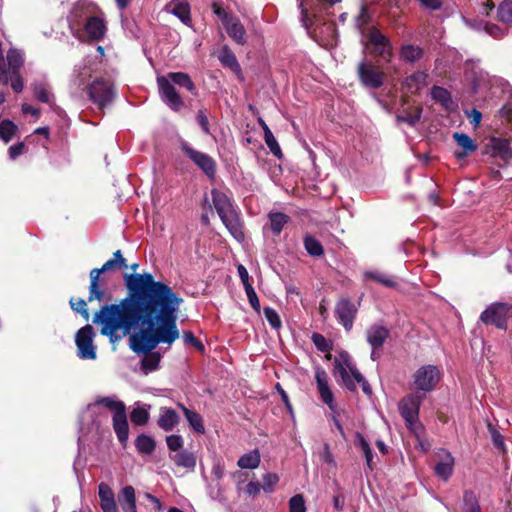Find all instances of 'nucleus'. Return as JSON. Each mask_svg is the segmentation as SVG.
Segmentation results:
<instances>
[{
    "mask_svg": "<svg viewBox=\"0 0 512 512\" xmlns=\"http://www.w3.org/2000/svg\"><path fill=\"white\" fill-rule=\"evenodd\" d=\"M125 285L127 297L119 304L102 306L93 323L101 325V334L113 344L130 335V348L144 354L141 371L148 375L161 360L153 350L159 344L171 346L180 336L177 312L183 299L152 274L126 275Z\"/></svg>",
    "mask_w": 512,
    "mask_h": 512,
    "instance_id": "f257e3e1",
    "label": "nucleus"
},
{
    "mask_svg": "<svg viewBox=\"0 0 512 512\" xmlns=\"http://www.w3.org/2000/svg\"><path fill=\"white\" fill-rule=\"evenodd\" d=\"M104 406L115 413H121L126 410L125 405L122 401H118L113 397H102L97 399L94 403L89 404L80 415V436L79 441L83 442L84 445L95 444L100 433V422L98 421L97 407Z\"/></svg>",
    "mask_w": 512,
    "mask_h": 512,
    "instance_id": "f03ea898",
    "label": "nucleus"
},
{
    "mask_svg": "<svg viewBox=\"0 0 512 512\" xmlns=\"http://www.w3.org/2000/svg\"><path fill=\"white\" fill-rule=\"evenodd\" d=\"M156 81L160 99L174 112H179L185 106L184 100L175 86L185 88L193 95H197L196 85L187 73L169 72L166 75L158 76Z\"/></svg>",
    "mask_w": 512,
    "mask_h": 512,
    "instance_id": "7ed1b4c3",
    "label": "nucleus"
},
{
    "mask_svg": "<svg viewBox=\"0 0 512 512\" xmlns=\"http://www.w3.org/2000/svg\"><path fill=\"white\" fill-rule=\"evenodd\" d=\"M212 202L222 223L225 225L231 236L238 242H243L245 234L240 212L233 200L224 192L218 189L211 190Z\"/></svg>",
    "mask_w": 512,
    "mask_h": 512,
    "instance_id": "20e7f679",
    "label": "nucleus"
},
{
    "mask_svg": "<svg viewBox=\"0 0 512 512\" xmlns=\"http://www.w3.org/2000/svg\"><path fill=\"white\" fill-rule=\"evenodd\" d=\"M334 366L336 372L340 375L343 384L348 390L356 391L357 382L361 384L362 390L365 394H372L371 386L356 368L347 352L340 353L339 358H336L334 361Z\"/></svg>",
    "mask_w": 512,
    "mask_h": 512,
    "instance_id": "39448f33",
    "label": "nucleus"
},
{
    "mask_svg": "<svg viewBox=\"0 0 512 512\" xmlns=\"http://www.w3.org/2000/svg\"><path fill=\"white\" fill-rule=\"evenodd\" d=\"M127 268L126 259L123 257L121 250H117L113 253V258L106 261L101 268H94L90 271V285H89V296L88 301L97 300L102 302L108 300L104 289L100 285V276L102 273L114 270V269H125Z\"/></svg>",
    "mask_w": 512,
    "mask_h": 512,
    "instance_id": "423d86ee",
    "label": "nucleus"
},
{
    "mask_svg": "<svg viewBox=\"0 0 512 512\" xmlns=\"http://www.w3.org/2000/svg\"><path fill=\"white\" fill-rule=\"evenodd\" d=\"M89 99L101 110L110 105L116 97L114 84L105 78H96L85 86Z\"/></svg>",
    "mask_w": 512,
    "mask_h": 512,
    "instance_id": "0eeeda50",
    "label": "nucleus"
},
{
    "mask_svg": "<svg viewBox=\"0 0 512 512\" xmlns=\"http://www.w3.org/2000/svg\"><path fill=\"white\" fill-rule=\"evenodd\" d=\"M366 43L372 46L371 53L389 62L393 55L390 39L379 29L372 26L362 31Z\"/></svg>",
    "mask_w": 512,
    "mask_h": 512,
    "instance_id": "6e6552de",
    "label": "nucleus"
},
{
    "mask_svg": "<svg viewBox=\"0 0 512 512\" xmlns=\"http://www.w3.org/2000/svg\"><path fill=\"white\" fill-rule=\"evenodd\" d=\"M511 311V304L507 302H495L490 304L481 313L480 320L485 325H492L498 329L506 330Z\"/></svg>",
    "mask_w": 512,
    "mask_h": 512,
    "instance_id": "1a4fd4ad",
    "label": "nucleus"
},
{
    "mask_svg": "<svg viewBox=\"0 0 512 512\" xmlns=\"http://www.w3.org/2000/svg\"><path fill=\"white\" fill-rule=\"evenodd\" d=\"M181 149L188 157L209 179H214L216 176V161L206 153L198 151L191 147L187 142H183Z\"/></svg>",
    "mask_w": 512,
    "mask_h": 512,
    "instance_id": "9d476101",
    "label": "nucleus"
},
{
    "mask_svg": "<svg viewBox=\"0 0 512 512\" xmlns=\"http://www.w3.org/2000/svg\"><path fill=\"white\" fill-rule=\"evenodd\" d=\"M94 329L87 324L79 329L75 336V343L78 349V357L81 359H96V348L93 344Z\"/></svg>",
    "mask_w": 512,
    "mask_h": 512,
    "instance_id": "9b49d317",
    "label": "nucleus"
},
{
    "mask_svg": "<svg viewBox=\"0 0 512 512\" xmlns=\"http://www.w3.org/2000/svg\"><path fill=\"white\" fill-rule=\"evenodd\" d=\"M357 74L360 83L366 88L378 89L384 83L383 71L365 60L358 64Z\"/></svg>",
    "mask_w": 512,
    "mask_h": 512,
    "instance_id": "f8f14e48",
    "label": "nucleus"
},
{
    "mask_svg": "<svg viewBox=\"0 0 512 512\" xmlns=\"http://www.w3.org/2000/svg\"><path fill=\"white\" fill-rule=\"evenodd\" d=\"M434 474L441 480L447 482L453 474L455 458L449 450H438L432 458Z\"/></svg>",
    "mask_w": 512,
    "mask_h": 512,
    "instance_id": "ddd939ff",
    "label": "nucleus"
},
{
    "mask_svg": "<svg viewBox=\"0 0 512 512\" xmlns=\"http://www.w3.org/2000/svg\"><path fill=\"white\" fill-rule=\"evenodd\" d=\"M440 380V371L434 365L420 367L414 374V384L417 389L430 392Z\"/></svg>",
    "mask_w": 512,
    "mask_h": 512,
    "instance_id": "4468645a",
    "label": "nucleus"
},
{
    "mask_svg": "<svg viewBox=\"0 0 512 512\" xmlns=\"http://www.w3.org/2000/svg\"><path fill=\"white\" fill-rule=\"evenodd\" d=\"M423 396L418 393L409 394L399 403V411L401 416L409 427H412L418 420L420 404Z\"/></svg>",
    "mask_w": 512,
    "mask_h": 512,
    "instance_id": "2eb2a0df",
    "label": "nucleus"
},
{
    "mask_svg": "<svg viewBox=\"0 0 512 512\" xmlns=\"http://www.w3.org/2000/svg\"><path fill=\"white\" fill-rule=\"evenodd\" d=\"M335 316L346 331L353 327L354 319L358 312L357 305L348 298H341L335 306Z\"/></svg>",
    "mask_w": 512,
    "mask_h": 512,
    "instance_id": "dca6fc26",
    "label": "nucleus"
},
{
    "mask_svg": "<svg viewBox=\"0 0 512 512\" xmlns=\"http://www.w3.org/2000/svg\"><path fill=\"white\" fill-rule=\"evenodd\" d=\"M389 335L388 328L381 324H373L366 330V340L374 350L381 348Z\"/></svg>",
    "mask_w": 512,
    "mask_h": 512,
    "instance_id": "f3484780",
    "label": "nucleus"
},
{
    "mask_svg": "<svg viewBox=\"0 0 512 512\" xmlns=\"http://www.w3.org/2000/svg\"><path fill=\"white\" fill-rule=\"evenodd\" d=\"M315 379L317 383L318 392L322 401L329 406V408H333L334 397L333 393L328 384V375L323 369H317L315 372Z\"/></svg>",
    "mask_w": 512,
    "mask_h": 512,
    "instance_id": "a211bd4d",
    "label": "nucleus"
},
{
    "mask_svg": "<svg viewBox=\"0 0 512 512\" xmlns=\"http://www.w3.org/2000/svg\"><path fill=\"white\" fill-rule=\"evenodd\" d=\"M179 421L180 417L174 409L168 407L160 408L157 424L161 429L171 431L178 425Z\"/></svg>",
    "mask_w": 512,
    "mask_h": 512,
    "instance_id": "6ab92c4d",
    "label": "nucleus"
},
{
    "mask_svg": "<svg viewBox=\"0 0 512 512\" xmlns=\"http://www.w3.org/2000/svg\"><path fill=\"white\" fill-rule=\"evenodd\" d=\"M228 35L239 45H244L247 42L246 30L240 20L232 17L224 24Z\"/></svg>",
    "mask_w": 512,
    "mask_h": 512,
    "instance_id": "aec40b11",
    "label": "nucleus"
},
{
    "mask_svg": "<svg viewBox=\"0 0 512 512\" xmlns=\"http://www.w3.org/2000/svg\"><path fill=\"white\" fill-rule=\"evenodd\" d=\"M85 31L90 39L101 40L106 33L105 21L98 16L89 17L85 24Z\"/></svg>",
    "mask_w": 512,
    "mask_h": 512,
    "instance_id": "412c9836",
    "label": "nucleus"
},
{
    "mask_svg": "<svg viewBox=\"0 0 512 512\" xmlns=\"http://www.w3.org/2000/svg\"><path fill=\"white\" fill-rule=\"evenodd\" d=\"M113 428L120 443L125 445L129 434L126 410L121 413H115V415H113Z\"/></svg>",
    "mask_w": 512,
    "mask_h": 512,
    "instance_id": "4be33fe9",
    "label": "nucleus"
},
{
    "mask_svg": "<svg viewBox=\"0 0 512 512\" xmlns=\"http://www.w3.org/2000/svg\"><path fill=\"white\" fill-rule=\"evenodd\" d=\"M118 502L123 512H137L135 489L131 485H127L121 490Z\"/></svg>",
    "mask_w": 512,
    "mask_h": 512,
    "instance_id": "5701e85b",
    "label": "nucleus"
},
{
    "mask_svg": "<svg viewBox=\"0 0 512 512\" xmlns=\"http://www.w3.org/2000/svg\"><path fill=\"white\" fill-rule=\"evenodd\" d=\"M453 139L455 140L457 145L460 148H462L461 152L455 153V156L457 158H463L467 156L469 153L475 152L478 148L475 142L472 140V138L465 133L454 132Z\"/></svg>",
    "mask_w": 512,
    "mask_h": 512,
    "instance_id": "b1692460",
    "label": "nucleus"
},
{
    "mask_svg": "<svg viewBox=\"0 0 512 512\" xmlns=\"http://www.w3.org/2000/svg\"><path fill=\"white\" fill-rule=\"evenodd\" d=\"M170 458L178 467L194 468L196 465V456L189 450H171Z\"/></svg>",
    "mask_w": 512,
    "mask_h": 512,
    "instance_id": "393cba45",
    "label": "nucleus"
},
{
    "mask_svg": "<svg viewBox=\"0 0 512 512\" xmlns=\"http://www.w3.org/2000/svg\"><path fill=\"white\" fill-rule=\"evenodd\" d=\"M492 149L494 155L502 159L504 162H507L509 159L512 158V149L510 146L509 139L493 138Z\"/></svg>",
    "mask_w": 512,
    "mask_h": 512,
    "instance_id": "a878e982",
    "label": "nucleus"
},
{
    "mask_svg": "<svg viewBox=\"0 0 512 512\" xmlns=\"http://www.w3.org/2000/svg\"><path fill=\"white\" fill-rule=\"evenodd\" d=\"M428 75L426 72L417 71L405 79V86L411 93H416L427 85Z\"/></svg>",
    "mask_w": 512,
    "mask_h": 512,
    "instance_id": "bb28decb",
    "label": "nucleus"
},
{
    "mask_svg": "<svg viewBox=\"0 0 512 512\" xmlns=\"http://www.w3.org/2000/svg\"><path fill=\"white\" fill-rule=\"evenodd\" d=\"M424 55V51L421 47L412 44L403 45L400 48L399 56L400 59L406 63H414L419 61Z\"/></svg>",
    "mask_w": 512,
    "mask_h": 512,
    "instance_id": "cd10ccee",
    "label": "nucleus"
},
{
    "mask_svg": "<svg viewBox=\"0 0 512 512\" xmlns=\"http://www.w3.org/2000/svg\"><path fill=\"white\" fill-rule=\"evenodd\" d=\"M169 9L171 13L178 17L184 24L190 25V6L187 2L174 0L170 3Z\"/></svg>",
    "mask_w": 512,
    "mask_h": 512,
    "instance_id": "c85d7f7f",
    "label": "nucleus"
},
{
    "mask_svg": "<svg viewBox=\"0 0 512 512\" xmlns=\"http://www.w3.org/2000/svg\"><path fill=\"white\" fill-rule=\"evenodd\" d=\"M218 58L224 67L230 68L235 73L241 72V67L236 59V56L228 46H224L220 50Z\"/></svg>",
    "mask_w": 512,
    "mask_h": 512,
    "instance_id": "c756f323",
    "label": "nucleus"
},
{
    "mask_svg": "<svg viewBox=\"0 0 512 512\" xmlns=\"http://www.w3.org/2000/svg\"><path fill=\"white\" fill-rule=\"evenodd\" d=\"M364 278L388 288H394L397 285L396 281L390 275L378 270L365 271Z\"/></svg>",
    "mask_w": 512,
    "mask_h": 512,
    "instance_id": "7c9ffc66",
    "label": "nucleus"
},
{
    "mask_svg": "<svg viewBox=\"0 0 512 512\" xmlns=\"http://www.w3.org/2000/svg\"><path fill=\"white\" fill-rule=\"evenodd\" d=\"M179 407L183 411L189 425L193 428V430L196 431L197 433H204L205 428L201 415L196 411L186 408L182 404H179Z\"/></svg>",
    "mask_w": 512,
    "mask_h": 512,
    "instance_id": "2f4dec72",
    "label": "nucleus"
},
{
    "mask_svg": "<svg viewBox=\"0 0 512 512\" xmlns=\"http://www.w3.org/2000/svg\"><path fill=\"white\" fill-rule=\"evenodd\" d=\"M304 247L307 253L312 257H320L324 254L322 244L312 235L307 234L304 239Z\"/></svg>",
    "mask_w": 512,
    "mask_h": 512,
    "instance_id": "473e14b6",
    "label": "nucleus"
},
{
    "mask_svg": "<svg viewBox=\"0 0 512 512\" xmlns=\"http://www.w3.org/2000/svg\"><path fill=\"white\" fill-rule=\"evenodd\" d=\"M260 463L259 450H251L249 453L244 454L238 460V466L242 469L257 468Z\"/></svg>",
    "mask_w": 512,
    "mask_h": 512,
    "instance_id": "72a5a7b5",
    "label": "nucleus"
},
{
    "mask_svg": "<svg viewBox=\"0 0 512 512\" xmlns=\"http://www.w3.org/2000/svg\"><path fill=\"white\" fill-rule=\"evenodd\" d=\"M268 217L271 229L275 235H279L289 221V216L281 212L270 213Z\"/></svg>",
    "mask_w": 512,
    "mask_h": 512,
    "instance_id": "f704fd0d",
    "label": "nucleus"
},
{
    "mask_svg": "<svg viewBox=\"0 0 512 512\" xmlns=\"http://www.w3.org/2000/svg\"><path fill=\"white\" fill-rule=\"evenodd\" d=\"M7 62L9 66V73H19L23 65V54L17 49H10L7 53Z\"/></svg>",
    "mask_w": 512,
    "mask_h": 512,
    "instance_id": "c9c22d12",
    "label": "nucleus"
},
{
    "mask_svg": "<svg viewBox=\"0 0 512 512\" xmlns=\"http://www.w3.org/2000/svg\"><path fill=\"white\" fill-rule=\"evenodd\" d=\"M91 78V70L86 66L76 67L72 75V85L80 88L86 84L88 79Z\"/></svg>",
    "mask_w": 512,
    "mask_h": 512,
    "instance_id": "e433bc0d",
    "label": "nucleus"
},
{
    "mask_svg": "<svg viewBox=\"0 0 512 512\" xmlns=\"http://www.w3.org/2000/svg\"><path fill=\"white\" fill-rule=\"evenodd\" d=\"M17 126L10 120L0 121V138L8 143L17 132Z\"/></svg>",
    "mask_w": 512,
    "mask_h": 512,
    "instance_id": "4c0bfd02",
    "label": "nucleus"
},
{
    "mask_svg": "<svg viewBox=\"0 0 512 512\" xmlns=\"http://www.w3.org/2000/svg\"><path fill=\"white\" fill-rule=\"evenodd\" d=\"M422 114V109L416 107L414 112L405 111L403 114L396 116L397 122H405L410 126H415L419 122Z\"/></svg>",
    "mask_w": 512,
    "mask_h": 512,
    "instance_id": "58836bf2",
    "label": "nucleus"
},
{
    "mask_svg": "<svg viewBox=\"0 0 512 512\" xmlns=\"http://www.w3.org/2000/svg\"><path fill=\"white\" fill-rule=\"evenodd\" d=\"M69 304L73 311L79 313L86 321L89 320L90 313L87 308V302L84 299L71 297Z\"/></svg>",
    "mask_w": 512,
    "mask_h": 512,
    "instance_id": "ea45409f",
    "label": "nucleus"
},
{
    "mask_svg": "<svg viewBox=\"0 0 512 512\" xmlns=\"http://www.w3.org/2000/svg\"><path fill=\"white\" fill-rule=\"evenodd\" d=\"M498 19L503 23H512V0H504L498 7Z\"/></svg>",
    "mask_w": 512,
    "mask_h": 512,
    "instance_id": "a19ab883",
    "label": "nucleus"
},
{
    "mask_svg": "<svg viewBox=\"0 0 512 512\" xmlns=\"http://www.w3.org/2000/svg\"><path fill=\"white\" fill-rule=\"evenodd\" d=\"M264 140L271 153L280 159L282 157V151L271 130L266 131Z\"/></svg>",
    "mask_w": 512,
    "mask_h": 512,
    "instance_id": "79ce46f5",
    "label": "nucleus"
},
{
    "mask_svg": "<svg viewBox=\"0 0 512 512\" xmlns=\"http://www.w3.org/2000/svg\"><path fill=\"white\" fill-rule=\"evenodd\" d=\"M431 96L434 100L442 104H447L451 101V95L448 90L440 86H433L431 89Z\"/></svg>",
    "mask_w": 512,
    "mask_h": 512,
    "instance_id": "37998d69",
    "label": "nucleus"
},
{
    "mask_svg": "<svg viewBox=\"0 0 512 512\" xmlns=\"http://www.w3.org/2000/svg\"><path fill=\"white\" fill-rule=\"evenodd\" d=\"M130 419L136 425H144L148 422L149 413L144 408H135L130 414Z\"/></svg>",
    "mask_w": 512,
    "mask_h": 512,
    "instance_id": "c03bdc74",
    "label": "nucleus"
},
{
    "mask_svg": "<svg viewBox=\"0 0 512 512\" xmlns=\"http://www.w3.org/2000/svg\"><path fill=\"white\" fill-rule=\"evenodd\" d=\"M311 339L315 347L321 352H328L332 349L331 342L319 333H313Z\"/></svg>",
    "mask_w": 512,
    "mask_h": 512,
    "instance_id": "a18cd8bd",
    "label": "nucleus"
},
{
    "mask_svg": "<svg viewBox=\"0 0 512 512\" xmlns=\"http://www.w3.org/2000/svg\"><path fill=\"white\" fill-rule=\"evenodd\" d=\"M289 512H306V505L303 495L296 494L290 498Z\"/></svg>",
    "mask_w": 512,
    "mask_h": 512,
    "instance_id": "49530a36",
    "label": "nucleus"
},
{
    "mask_svg": "<svg viewBox=\"0 0 512 512\" xmlns=\"http://www.w3.org/2000/svg\"><path fill=\"white\" fill-rule=\"evenodd\" d=\"M35 98L42 103H50L52 95L43 84H35L33 87Z\"/></svg>",
    "mask_w": 512,
    "mask_h": 512,
    "instance_id": "de8ad7c7",
    "label": "nucleus"
},
{
    "mask_svg": "<svg viewBox=\"0 0 512 512\" xmlns=\"http://www.w3.org/2000/svg\"><path fill=\"white\" fill-rule=\"evenodd\" d=\"M264 315L270 326L273 329H279L281 327V320L278 313L271 307L264 308Z\"/></svg>",
    "mask_w": 512,
    "mask_h": 512,
    "instance_id": "09e8293b",
    "label": "nucleus"
},
{
    "mask_svg": "<svg viewBox=\"0 0 512 512\" xmlns=\"http://www.w3.org/2000/svg\"><path fill=\"white\" fill-rule=\"evenodd\" d=\"M279 482V477L275 473H267L263 476L262 489L271 493L274 490L275 485Z\"/></svg>",
    "mask_w": 512,
    "mask_h": 512,
    "instance_id": "8fccbe9b",
    "label": "nucleus"
},
{
    "mask_svg": "<svg viewBox=\"0 0 512 512\" xmlns=\"http://www.w3.org/2000/svg\"><path fill=\"white\" fill-rule=\"evenodd\" d=\"M245 292H246L247 298H248L249 303L252 306V308L257 313H260V309H261L260 302H259L258 296L251 284L246 285Z\"/></svg>",
    "mask_w": 512,
    "mask_h": 512,
    "instance_id": "3c124183",
    "label": "nucleus"
},
{
    "mask_svg": "<svg viewBox=\"0 0 512 512\" xmlns=\"http://www.w3.org/2000/svg\"><path fill=\"white\" fill-rule=\"evenodd\" d=\"M196 121L198 125L201 127L202 131L209 135L210 134V125L209 120L206 114V109H199L196 115Z\"/></svg>",
    "mask_w": 512,
    "mask_h": 512,
    "instance_id": "603ef678",
    "label": "nucleus"
},
{
    "mask_svg": "<svg viewBox=\"0 0 512 512\" xmlns=\"http://www.w3.org/2000/svg\"><path fill=\"white\" fill-rule=\"evenodd\" d=\"M98 495H99L100 501H106V500H109V499H115L113 490L105 482H101L99 484V486H98Z\"/></svg>",
    "mask_w": 512,
    "mask_h": 512,
    "instance_id": "864d4df0",
    "label": "nucleus"
},
{
    "mask_svg": "<svg viewBox=\"0 0 512 512\" xmlns=\"http://www.w3.org/2000/svg\"><path fill=\"white\" fill-rule=\"evenodd\" d=\"M8 73V82L11 81V87L16 92L19 93L23 90V80L20 76V73Z\"/></svg>",
    "mask_w": 512,
    "mask_h": 512,
    "instance_id": "5fc2aeb1",
    "label": "nucleus"
},
{
    "mask_svg": "<svg viewBox=\"0 0 512 512\" xmlns=\"http://www.w3.org/2000/svg\"><path fill=\"white\" fill-rule=\"evenodd\" d=\"M299 8L301 10V22H302V25L306 28V29H310L312 27V25L314 24V17H311L308 13V9L304 6L303 2H300L299 3Z\"/></svg>",
    "mask_w": 512,
    "mask_h": 512,
    "instance_id": "6e6d98bb",
    "label": "nucleus"
},
{
    "mask_svg": "<svg viewBox=\"0 0 512 512\" xmlns=\"http://www.w3.org/2000/svg\"><path fill=\"white\" fill-rule=\"evenodd\" d=\"M136 448H155V441L147 435H139L135 442Z\"/></svg>",
    "mask_w": 512,
    "mask_h": 512,
    "instance_id": "4d7b16f0",
    "label": "nucleus"
},
{
    "mask_svg": "<svg viewBox=\"0 0 512 512\" xmlns=\"http://www.w3.org/2000/svg\"><path fill=\"white\" fill-rule=\"evenodd\" d=\"M183 339H184V342L185 343H189L191 345H193L196 349H198L199 351H203L204 350V345L201 343L200 340H198L192 332H185L183 334Z\"/></svg>",
    "mask_w": 512,
    "mask_h": 512,
    "instance_id": "13d9d810",
    "label": "nucleus"
},
{
    "mask_svg": "<svg viewBox=\"0 0 512 512\" xmlns=\"http://www.w3.org/2000/svg\"><path fill=\"white\" fill-rule=\"evenodd\" d=\"M213 12L221 19L222 24L224 25L227 21H229L233 16L228 14L219 4L214 2L212 4Z\"/></svg>",
    "mask_w": 512,
    "mask_h": 512,
    "instance_id": "bf43d9fd",
    "label": "nucleus"
},
{
    "mask_svg": "<svg viewBox=\"0 0 512 512\" xmlns=\"http://www.w3.org/2000/svg\"><path fill=\"white\" fill-rule=\"evenodd\" d=\"M25 150V144L23 142H19L9 147L8 153L11 159H16L19 155H21Z\"/></svg>",
    "mask_w": 512,
    "mask_h": 512,
    "instance_id": "052dcab7",
    "label": "nucleus"
},
{
    "mask_svg": "<svg viewBox=\"0 0 512 512\" xmlns=\"http://www.w3.org/2000/svg\"><path fill=\"white\" fill-rule=\"evenodd\" d=\"M100 507L103 510V512H118L115 499L100 501Z\"/></svg>",
    "mask_w": 512,
    "mask_h": 512,
    "instance_id": "680f3d73",
    "label": "nucleus"
},
{
    "mask_svg": "<svg viewBox=\"0 0 512 512\" xmlns=\"http://www.w3.org/2000/svg\"><path fill=\"white\" fill-rule=\"evenodd\" d=\"M485 29L489 35L495 38H501L504 36V31L495 24H487Z\"/></svg>",
    "mask_w": 512,
    "mask_h": 512,
    "instance_id": "e2e57ef3",
    "label": "nucleus"
},
{
    "mask_svg": "<svg viewBox=\"0 0 512 512\" xmlns=\"http://www.w3.org/2000/svg\"><path fill=\"white\" fill-rule=\"evenodd\" d=\"M418 1L420 2L421 6H423L426 9L439 10L442 7L441 0H418Z\"/></svg>",
    "mask_w": 512,
    "mask_h": 512,
    "instance_id": "0e129e2a",
    "label": "nucleus"
},
{
    "mask_svg": "<svg viewBox=\"0 0 512 512\" xmlns=\"http://www.w3.org/2000/svg\"><path fill=\"white\" fill-rule=\"evenodd\" d=\"M168 448H181L182 439L178 435H171L166 437Z\"/></svg>",
    "mask_w": 512,
    "mask_h": 512,
    "instance_id": "69168bd1",
    "label": "nucleus"
},
{
    "mask_svg": "<svg viewBox=\"0 0 512 512\" xmlns=\"http://www.w3.org/2000/svg\"><path fill=\"white\" fill-rule=\"evenodd\" d=\"M238 274H239V277L244 285V288H246V285L247 284H250L249 282V274H248V271L246 270V268L243 266V265H239L238 266Z\"/></svg>",
    "mask_w": 512,
    "mask_h": 512,
    "instance_id": "338daca9",
    "label": "nucleus"
},
{
    "mask_svg": "<svg viewBox=\"0 0 512 512\" xmlns=\"http://www.w3.org/2000/svg\"><path fill=\"white\" fill-rule=\"evenodd\" d=\"M468 117L470 118L472 124L478 125L482 119V113L477 109H472V111L468 114Z\"/></svg>",
    "mask_w": 512,
    "mask_h": 512,
    "instance_id": "774afa93",
    "label": "nucleus"
}]
</instances>
